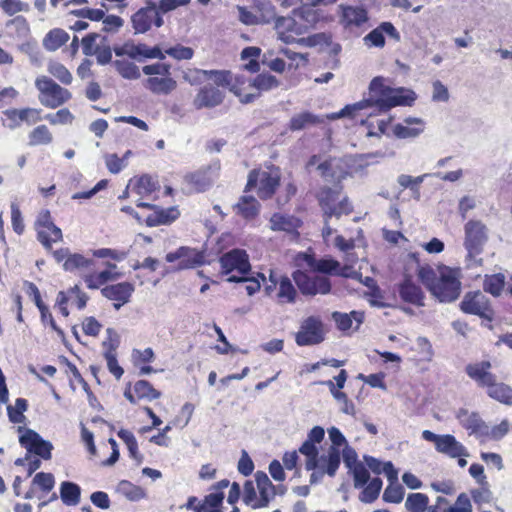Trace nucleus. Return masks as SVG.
<instances>
[{
  "mask_svg": "<svg viewBox=\"0 0 512 512\" xmlns=\"http://www.w3.org/2000/svg\"><path fill=\"white\" fill-rule=\"evenodd\" d=\"M417 276L430 294L441 303L456 301L462 290V271L458 267L419 265Z\"/></svg>",
  "mask_w": 512,
  "mask_h": 512,
  "instance_id": "f257e3e1",
  "label": "nucleus"
},
{
  "mask_svg": "<svg viewBox=\"0 0 512 512\" xmlns=\"http://www.w3.org/2000/svg\"><path fill=\"white\" fill-rule=\"evenodd\" d=\"M369 109L374 113L387 112L398 106H412L417 99L416 93L408 88H393L383 77H375L369 85Z\"/></svg>",
  "mask_w": 512,
  "mask_h": 512,
  "instance_id": "f03ea898",
  "label": "nucleus"
},
{
  "mask_svg": "<svg viewBox=\"0 0 512 512\" xmlns=\"http://www.w3.org/2000/svg\"><path fill=\"white\" fill-rule=\"evenodd\" d=\"M19 442L21 446L27 450V454L23 458L16 459L15 465L27 466L28 476L36 471L41 465V461L36 457H32L30 455L31 453H34L35 455L45 460L51 458L53 445L51 442L42 439L41 436L35 431L30 429L24 430L19 437Z\"/></svg>",
  "mask_w": 512,
  "mask_h": 512,
  "instance_id": "7ed1b4c3",
  "label": "nucleus"
},
{
  "mask_svg": "<svg viewBox=\"0 0 512 512\" xmlns=\"http://www.w3.org/2000/svg\"><path fill=\"white\" fill-rule=\"evenodd\" d=\"M488 238V228L482 221L472 219L465 223L463 245L469 267L482 265L483 260L478 256L483 252Z\"/></svg>",
  "mask_w": 512,
  "mask_h": 512,
  "instance_id": "20e7f679",
  "label": "nucleus"
},
{
  "mask_svg": "<svg viewBox=\"0 0 512 512\" xmlns=\"http://www.w3.org/2000/svg\"><path fill=\"white\" fill-rule=\"evenodd\" d=\"M296 262L298 265H306L307 267L321 273L342 276L345 278H361V273L355 270L351 264L345 262L344 265H341L339 261L331 257L316 260L308 253H299L296 256Z\"/></svg>",
  "mask_w": 512,
  "mask_h": 512,
  "instance_id": "39448f33",
  "label": "nucleus"
},
{
  "mask_svg": "<svg viewBox=\"0 0 512 512\" xmlns=\"http://www.w3.org/2000/svg\"><path fill=\"white\" fill-rule=\"evenodd\" d=\"M236 82L241 87L233 86L230 88L243 103L252 102L262 91H269L278 87L279 81L270 74H260L253 81L236 78Z\"/></svg>",
  "mask_w": 512,
  "mask_h": 512,
  "instance_id": "423d86ee",
  "label": "nucleus"
},
{
  "mask_svg": "<svg viewBox=\"0 0 512 512\" xmlns=\"http://www.w3.org/2000/svg\"><path fill=\"white\" fill-rule=\"evenodd\" d=\"M39 91V101L45 107L55 109L71 98V93L47 76H39L35 80Z\"/></svg>",
  "mask_w": 512,
  "mask_h": 512,
  "instance_id": "0eeeda50",
  "label": "nucleus"
},
{
  "mask_svg": "<svg viewBox=\"0 0 512 512\" xmlns=\"http://www.w3.org/2000/svg\"><path fill=\"white\" fill-rule=\"evenodd\" d=\"M280 173L278 169L253 170L250 172L247 182V188L257 190L260 198L271 197L279 185Z\"/></svg>",
  "mask_w": 512,
  "mask_h": 512,
  "instance_id": "6e6552de",
  "label": "nucleus"
},
{
  "mask_svg": "<svg viewBox=\"0 0 512 512\" xmlns=\"http://www.w3.org/2000/svg\"><path fill=\"white\" fill-rule=\"evenodd\" d=\"M318 199L326 221L332 216L339 217L352 210L347 198L341 197L339 188H323L318 194Z\"/></svg>",
  "mask_w": 512,
  "mask_h": 512,
  "instance_id": "1a4fd4ad",
  "label": "nucleus"
},
{
  "mask_svg": "<svg viewBox=\"0 0 512 512\" xmlns=\"http://www.w3.org/2000/svg\"><path fill=\"white\" fill-rule=\"evenodd\" d=\"M145 6L137 10L131 17V24L135 34H144L152 26L157 28L164 24V20L157 10V4L153 0H146Z\"/></svg>",
  "mask_w": 512,
  "mask_h": 512,
  "instance_id": "9d476101",
  "label": "nucleus"
},
{
  "mask_svg": "<svg viewBox=\"0 0 512 512\" xmlns=\"http://www.w3.org/2000/svg\"><path fill=\"white\" fill-rule=\"evenodd\" d=\"M422 438L428 442H432L438 453L444 454L450 458L454 459L456 456H470L467 448L451 434L438 435L430 430H424L422 432Z\"/></svg>",
  "mask_w": 512,
  "mask_h": 512,
  "instance_id": "9b49d317",
  "label": "nucleus"
},
{
  "mask_svg": "<svg viewBox=\"0 0 512 512\" xmlns=\"http://www.w3.org/2000/svg\"><path fill=\"white\" fill-rule=\"evenodd\" d=\"M343 164L344 161L340 158L322 160L320 156L313 155L307 162V169L315 167L324 180L339 182L347 174Z\"/></svg>",
  "mask_w": 512,
  "mask_h": 512,
  "instance_id": "f8f14e48",
  "label": "nucleus"
},
{
  "mask_svg": "<svg viewBox=\"0 0 512 512\" xmlns=\"http://www.w3.org/2000/svg\"><path fill=\"white\" fill-rule=\"evenodd\" d=\"M168 263H177L178 270L193 269L202 266L206 262L205 250H199L187 246L179 247L169 252L165 257Z\"/></svg>",
  "mask_w": 512,
  "mask_h": 512,
  "instance_id": "ddd939ff",
  "label": "nucleus"
},
{
  "mask_svg": "<svg viewBox=\"0 0 512 512\" xmlns=\"http://www.w3.org/2000/svg\"><path fill=\"white\" fill-rule=\"evenodd\" d=\"M35 227L37 238L46 249H50L53 243L62 241V231L54 224L48 210H43L39 213Z\"/></svg>",
  "mask_w": 512,
  "mask_h": 512,
  "instance_id": "4468645a",
  "label": "nucleus"
},
{
  "mask_svg": "<svg viewBox=\"0 0 512 512\" xmlns=\"http://www.w3.org/2000/svg\"><path fill=\"white\" fill-rule=\"evenodd\" d=\"M221 272L225 275H247L251 265L245 250L233 249L223 254L220 259Z\"/></svg>",
  "mask_w": 512,
  "mask_h": 512,
  "instance_id": "2eb2a0df",
  "label": "nucleus"
},
{
  "mask_svg": "<svg viewBox=\"0 0 512 512\" xmlns=\"http://www.w3.org/2000/svg\"><path fill=\"white\" fill-rule=\"evenodd\" d=\"M324 340L323 323L320 318L310 316L301 323L296 333L295 341L299 346H310L321 343Z\"/></svg>",
  "mask_w": 512,
  "mask_h": 512,
  "instance_id": "dca6fc26",
  "label": "nucleus"
},
{
  "mask_svg": "<svg viewBox=\"0 0 512 512\" xmlns=\"http://www.w3.org/2000/svg\"><path fill=\"white\" fill-rule=\"evenodd\" d=\"M275 29L278 35V38L286 43H298V44H305V45H311V42L309 39L305 38H299L297 39V36L303 34L305 32V27L298 24L294 18L291 17H278L275 21Z\"/></svg>",
  "mask_w": 512,
  "mask_h": 512,
  "instance_id": "f3484780",
  "label": "nucleus"
},
{
  "mask_svg": "<svg viewBox=\"0 0 512 512\" xmlns=\"http://www.w3.org/2000/svg\"><path fill=\"white\" fill-rule=\"evenodd\" d=\"M293 279L301 293L305 295L328 294L331 290V283L324 276L310 277L301 271H296Z\"/></svg>",
  "mask_w": 512,
  "mask_h": 512,
  "instance_id": "a211bd4d",
  "label": "nucleus"
},
{
  "mask_svg": "<svg viewBox=\"0 0 512 512\" xmlns=\"http://www.w3.org/2000/svg\"><path fill=\"white\" fill-rule=\"evenodd\" d=\"M53 257L57 263H62V268L66 272L76 273L89 269L93 265V260L80 253H72L68 248H60L53 252Z\"/></svg>",
  "mask_w": 512,
  "mask_h": 512,
  "instance_id": "6ab92c4d",
  "label": "nucleus"
},
{
  "mask_svg": "<svg viewBox=\"0 0 512 512\" xmlns=\"http://www.w3.org/2000/svg\"><path fill=\"white\" fill-rule=\"evenodd\" d=\"M339 23L349 31L361 28L368 22L367 10L360 6L339 5Z\"/></svg>",
  "mask_w": 512,
  "mask_h": 512,
  "instance_id": "aec40b11",
  "label": "nucleus"
},
{
  "mask_svg": "<svg viewBox=\"0 0 512 512\" xmlns=\"http://www.w3.org/2000/svg\"><path fill=\"white\" fill-rule=\"evenodd\" d=\"M461 309L465 313L478 315L490 319L492 310L486 296L481 292L468 293L461 302Z\"/></svg>",
  "mask_w": 512,
  "mask_h": 512,
  "instance_id": "412c9836",
  "label": "nucleus"
},
{
  "mask_svg": "<svg viewBox=\"0 0 512 512\" xmlns=\"http://www.w3.org/2000/svg\"><path fill=\"white\" fill-rule=\"evenodd\" d=\"M10 129L18 128L22 123L33 125L42 120L41 110L37 108L7 109L3 112Z\"/></svg>",
  "mask_w": 512,
  "mask_h": 512,
  "instance_id": "4be33fe9",
  "label": "nucleus"
},
{
  "mask_svg": "<svg viewBox=\"0 0 512 512\" xmlns=\"http://www.w3.org/2000/svg\"><path fill=\"white\" fill-rule=\"evenodd\" d=\"M135 288L132 283L121 282L104 287L101 290L102 295L114 302V307L119 310L123 305L130 301Z\"/></svg>",
  "mask_w": 512,
  "mask_h": 512,
  "instance_id": "5701e85b",
  "label": "nucleus"
},
{
  "mask_svg": "<svg viewBox=\"0 0 512 512\" xmlns=\"http://www.w3.org/2000/svg\"><path fill=\"white\" fill-rule=\"evenodd\" d=\"M138 207L154 209V212L147 216L146 224L150 227L167 225L179 217V211L176 207L159 208L150 203L137 202Z\"/></svg>",
  "mask_w": 512,
  "mask_h": 512,
  "instance_id": "b1692460",
  "label": "nucleus"
},
{
  "mask_svg": "<svg viewBox=\"0 0 512 512\" xmlns=\"http://www.w3.org/2000/svg\"><path fill=\"white\" fill-rule=\"evenodd\" d=\"M107 340L103 342V346L107 347L108 349L104 353V357L107 361V367L110 373H112L117 379H120L124 373L123 368L118 364L115 349L118 345V335L117 333L112 329H107Z\"/></svg>",
  "mask_w": 512,
  "mask_h": 512,
  "instance_id": "393cba45",
  "label": "nucleus"
},
{
  "mask_svg": "<svg viewBox=\"0 0 512 512\" xmlns=\"http://www.w3.org/2000/svg\"><path fill=\"white\" fill-rule=\"evenodd\" d=\"M369 109V101H359L352 105H346L339 112L330 113L326 115V118L329 120H336L343 117H350L352 119H357L360 117L359 121L361 124H366L368 117L372 116V112H366Z\"/></svg>",
  "mask_w": 512,
  "mask_h": 512,
  "instance_id": "a878e982",
  "label": "nucleus"
},
{
  "mask_svg": "<svg viewBox=\"0 0 512 512\" xmlns=\"http://www.w3.org/2000/svg\"><path fill=\"white\" fill-rule=\"evenodd\" d=\"M398 293L400 298L406 303L417 307H423L425 305L424 292L410 277H405L398 285Z\"/></svg>",
  "mask_w": 512,
  "mask_h": 512,
  "instance_id": "bb28decb",
  "label": "nucleus"
},
{
  "mask_svg": "<svg viewBox=\"0 0 512 512\" xmlns=\"http://www.w3.org/2000/svg\"><path fill=\"white\" fill-rule=\"evenodd\" d=\"M425 122L418 117H408L403 122L394 125L393 133L397 138L407 139L415 138L423 133Z\"/></svg>",
  "mask_w": 512,
  "mask_h": 512,
  "instance_id": "cd10ccee",
  "label": "nucleus"
},
{
  "mask_svg": "<svg viewBox=\"0 0 512 512\" xmlns=\"http://www.w3.org/2000/svg\"><path fill=\"white\" fill-rule=\"evenodd\" d=\"M491 364L488 361H482L474 364H469L466 367V373L473 379L479 386L488 388L496 377L489 371Z\"/></svg>",
  "mask_w": 512,
  "mask_h": 512,
  "instance_id": "c85d7f7f",
  "label": "nucleus"
},
{
  "mask_svg": "<svg viewBox=\"0 0 512 512\" xmlns=\"http://www.w3.org/2000/svg\"><path fill=\"white\" fill-rule=\"evenodd\" d=\"M269 222L271 230L282 231L292 235H298V229L302 224L299 218L282 213L273 214Z\"/></svg>",
  "mask_w": 512,
  "mask_h": 512,
  "instance_id": "c756f323",
  "label": "nucleus"
},
{
  "mask_svg": "<svg viewBox=\"0 0 512 512\" xmlns=\"http://www.w3.org/2000/svg\"><path fill=\"white\" fill-rule=\"evenodd\" d=\"M457 418L460 424L477 437H484L487 434V424L481 419V417L475 412H468L461 410Z\"/></svg>",
  "mask_w": 512,
  "mask_h": 512,
  "instance_id": "7c9ffc66",
  "label": "nucleus"
},
{
  "mask_svg": "<svg viewBox=\"0 0 512 512\" xmlns=\"http://www.w3.org/2000/svg\"><path fill=\"white\" fill-rule=\"evenodd\" d=\"M223 97V93L219 90V88L206 85L200 89L194 98L193 105L197 109L214 107L223 101Z\"/></svg>",
  "mask_w": 512,
  "mask_h": 512,
  "instance_id": "2f4dec72",
  "label": "nucleus"
},
{
  "mask_svg": "<svg viewBox=\"0 0 512 512\" xmlns=\"http://www.w3.org/2000/svg\"><path fill=\"white\" fill-rule=\"evenodd\" d=\"M145 87L154 94L167 95L176 89L177 82L171 74H167V76L149 77L145 81Z\"/></svg>",
  "mask_w": 512,
  "mask_h": 512,
  "instance_id": "473e14b6",
  "label": "nucleus"
},
{
  "mask_svg": "<svg viewBox=\"0 0 512 512\" xmlns=\"http://www.w3.org/2000/svg\"><path fill=\"white\" fill-rule=\"evenodd\" d=\"M255 481L259 491V496L261 497L260 505H264L266 507L275 496V487L267 474L261 471H258L255 474Z\"/></svg>",
  "mask_w": 512,
  "mask_h": 512,
  "instance_id": "72a5a7b5",
  "label": "nucleus"
},
{
  "mask_svg": "<svg viewBox=\"0 0 512 512\" xmlns=\"http://www.w3.org/2000/svg\"><path fill=\"white\" fill-rule=\"evenodd\" d=\"M341 462L340 450L337 447H330L327 455L318 459V467L323 469L329 476H334Z\"/></svg>",
  "mask_w": 512,
  "mask_h": 512,
  "instance_id": "f704fd0d",
  "label": "nucleus"
},
{
  "mask_svg": "<svg viewBox=\"0 0 512 512\" xmlns=\"http://www.w3.org/2000/svg\"><path fill=\"white\" fill-rule=\"evenodd\" d=\"M116 492L129 501L136 502L146 497L144 488L128 480H121L116 486Z\"/></svg>",
  "mask_w": 512,
  "mask_h": 512,
  "instance_id": "c9c22d12",
  "label": "nucleus"
},
{
  "mask_svg": "<svg viewBox=\"0 0 512 512\" xmlns=\"http://www.w3.org/2000/svg\"><path fill=\"white\" fill-rule=\"evenodd\" d=\"M322 122L323 120L319 116L305 111L296 114L291 118L289 128L292 131H299L311 125H316Z\"/></svg>",
  "mask_w": 512,
  "mask_h": 512,
  "instance_id": "e433bc0d",
  "label": "nucleus"
},
{
  "mask_svg": "<svg viewBox=\"0 0 512 512\" xmlns=\"http://www.w3.org/2000/svg\"><path fill=\"white\" fill-rule=\"evenodd\" d=\"M237 212L245 219H253L259 213L260 204L252 196H243L236 205Z\"/></svg>",
  "mask_w": 512,
  "mask_h": 512,
  "instance_id": "4c0bfd02",
  "label": "nucleus"
},
{
  "mask_svg": "<svg viewBox=\"0 0 512 512\" xmlns=\"http://www.w3.org/2000/svg\"><path fill=\"white\" fill-rule=\"evenodd\" d=\"M116 56H128L134 60L143 59L144 44H135L133 41H127L122 45L115 46L113 48Z\"/></svg>",
  "mask_w": 512,
  "mask_h": 512,
  "instance_id": "58836bf2",
  "label": "nucleus"
},
{
  "mask_svg": "<svg viewBox=\"0 0 512 512\" xmlns=\"http://www.w3.org/2000/svg\"><path fill=\"white\" fill-rule=\"evenodd\" d=\"M488 395L504 404H512V388L504 383H497L496 380L493 381L487 388Z\"/></svg>",
  "mask_w": 512,
  "mask_h": 512,
  "instance_id": "ea45409f",
  "label": "nucleus"
},
{
  "mask_svg": "<svg viewBox=\"0 0 512 512\" xmlns=\"http://www.w3.org/2000/svg\"><path fill=\"white\" fill-rule=\"evenodd\" d=\"M81 489L73 482H62L60 487V497L66 505H77L80 502Z\"/></svg>",
  "mask_w": 512,
  "mask_h": 512,
  "instance_id": "a19ab883",
  "label": "nucleus"
},
{
  "mask_svg": "<svg viewBox=\"0 0 512 512\" xmlns=\"http://www.w3.org/2000/svg\"><path fill=\"white\" fill-rule=\"evenodd\" d=\"M69 40V35L62 29L51 30L43 40L44 47L49 51H55Z\"/></svg>",
  "mask_w": 512,
  "mask_h": 512,
  "instance_id": "79ce46f5",
  "label": "nucleus"
},
{
  "mask_svg": "<svg viewBox=\"0 0 512 512\" xmlns=\"http://www.w3.org/2000/svg\"><path fill=\"white\" fill-rule=\"evenodd\" d=\"M224 499L222 492L210 493L203 502L198 505L196 512H222L221 505Z\"/></svg>",
  "mask_w": 512,
  "mask_h": 512,
  "instance_id": "37998d69",
  "label": "nucleus"
},
{
  "mask_svg": "<svg viewBox=\"0 0 512 512\" xmlns=\"http://www.w3.org/2000/svg\"><path fill=\"white\" fill-rule=\"evenodd\" d=\"M505 279V275L502 273L486 275L483 285L484 291L493 296H499L504 289Z\"/></svg>",
  "mask_w": 512,
  "mask_h": 512,
  "instance_id": "c03bdc74",
  "label": "nucleus"
},
{
  "mask_svg": "<svg viewBox=\"0 0 512 512\" xmlns=\"http://www.w3.org/2000/svg\"><path fill=\"white\" fill-rule=\"evenodd\" d=\"M134 393L138 400H155L161 396V393L154 389L153 386L146 380H139L134 384Z\"/></svg>",
  "mask_w": 512,
  "mask_h": 512,
  "instance_id": "a18cd8bd",
  "label": "nucleus"
},
{
  "mask_svg": "<svg viewBox=\"0 0 512 512\" xmlns=\"http://www.w3.org/2000/svg\"><path fill=\"white\" fill-rule=\"evenodd\" d=\"M52 134L46 125H39L29 134V144L31 146L47 145L52 142Z\"/></svg>",
  "mask_w": 512,
  "mask_h": 512,
  "instance_id": "49530a36",
  "label": "nucleus"
},
{
  "mask_svg": "<svg viewBox=\"0 0 512 512\" xmlns=\"http://www.w3.org/2000/svg\"><path fill=\"white\" fill-rule=\"evenodd\" d=\"M429 499L423 493H411L405 501V507L409 512H425Z\"/></svg>",
  "mask_w": 512,
  "mask_h": 512,
  "instance_id": "de8ad7c7",
  "label": "nucleus"
},
{
  "mask_svg": "<svg viewBox=\"0 0 512 512\" xmlns=\"http://www.w3.org/2000/svg\"><path fill=\"white\" fill-rule=\"evenodd\" d=\"M299 452L307 458L305 467L308 471L318 467V449L314 443L306 440L299 448Z\"/></svg>",
  "mask_w": 512,
  "mask_h": 512,
  "instance_id": "09e8293b",
  "label": "nucleus"
},
{
  "mask_svg": "<svg viewBox=\"0 0 512 512\" xmlns=\"http://www.w3.org/2000/svg\"><path fill=\"white\" fill-rule=\"evenodd\" d=\"M232 74L226 70H206V82H211L216 84L218 87H228L231 88L232 85Z\"/></svg>",
  "mask_w": 512,
  "mask_h": 512,
  "instance_id": "8fccbe9b",
  "label": "nucleus"
},
{
  "mask_svg": "<svg viewBox=\"0 0 512 512\" xmlns=\"http://www.w3.org/2000/svg\"><path fill=\"white\" fill-rule=\"evenodd\" d=\"M335 246L345 253L344 261L352 266L358 261V256L352 252L355 248V242L352 239H345L343 236L335 238Z\"/></svg>",
  "mask_w": 512,
  "mask_h": 512,
  "instance_id": "3c124183",
  "label": "nucleus"
},
{
  "mask_svg": "<svg viewBox=\"0 0 512 512\" xmlns=\"http://www.w3.org/2000/svg\"><path fill=\"white\" fill-rule=\"evenodd\" d=\"M277 297L281 303H293L296 297V290L288 277H281Z\"/></svg>",
  "mask_w": 512,
  "mask_h": 512,
  "instance_id": "603ef678",
  "label": "nucleus"
},
{
  "mask_svg": "<svg viewBox=\"0 0 512 512\" xmlns=\"http://www.w3.org/2000/svg\"><path fill=\"white\" fill-rule=\"evenodd\" d=\"M47 71L61 83L69 85L72 80V74L70 71L61 63L57 61H50L47 66Z\"/></svg>",
  "mask_w": 512,
  "mask_h": 512,
  "instance_id": "864d4df0",
  "label": "nucleus"
},
{
  "mask_svg": "<svg viewBox=\"0 0 512 512\" xmlns=\"http://www.w3.org/2000/svg\"><path fill=\"white\" fill-rule=\"evenodd\" d=\"M382 480L380 478H373L368 485L363 489L359 499L363 503H372L375 501L381 491Z\"/></svg>",
  "mask_w": 512,
  "mask_h": 512,
  "instance_id": "5fc2aeb1",
  "label": "nucleus"
},
{
  "mask_svg": "<svg viewBox=\"0 0 512 512\" xmlns=\"http://www.w3.org/2000/svg\"><path fill=\"white\" fill-rule=\"evenodd\" d=\"M157 188V183L149 175H142L133 185V191L139 196H147L154 192Z\"/></svg>",
  "mask_w": 512,
  "mask_h": 512,
  "instance_id": "6e6d98bb",
  "label": "nucleus"
},
{
  "mask_svg": "<svg viewBox=\"0 0 512 512\" xmlns=\"http://www.w3.org/2000/svg\"><path fill=\"white\" fill-rule=\"evenodd\" d=\"M114 66L117 72L125 79L133 80L140 77L139 68L127 60H116Z\"/></svg>",
  "mask_w": 512,
  "mask_h": 512,
  "instance_id": "4d7b16f0",
  "label": "nucleus"
},
{
  "mask_svg": "<svg viewBox=\"0 0 512 512\" xmlns=\"http://www.w3.org/2000/svg\"><path fill=\"white\" fill-rule=\"evenodd\" d=\"M27 406L25 399L17 398L13 406H7L9 420L13 423H21L25 418L23 413L27 410Z\"/></svg>",
  "mask_w": 512,
  "mask_h": 512,
  "instance_id": "13d9d810",
  "label": "nucleus"
},
{
  "mask_svg": "<svg viewBox=\"0 0 512 512\" xmlns=\"http://www.w3.org/2000/svg\"><path fill=\"white\" fill-rule=\"evenodd\" d=\"M243 501L253 509L265 507L264 505H260L261 497H257L254 484L251 481H246L244 484Z\"/></svg>",
  "mask_w": 512,
  "mask_h": 512,
  "instance_id": "bf43d9fd",
  "label": "nucleus"
},
{
  "mask_svg": "<svg viewBox=\"0 0 512 512\" xmlns=\"http://www.w3.org/2000/svg\"><path fill=\"white\" fill-rule=\"evenodd\" d=\"M0 7L9 16L19 12H27L30 9L29 4L21 0H0Z\"/></svg>",
  "mask_w": 512,
  "mask_h": 512,
  "instance_id": "052dcab7",
  "label": "nucleus"
},
{
  "mask_svg": "<svg viewBox=\"0 0 512 512\" xmlns=\"http://www.w3.org/2000/svg\"><path fill=\"white\" fill-rule=\"evenodd\" d=\"M510 429L511 423L507 419H504L493 427L487 425V434H484V437L492 440H500L509 433Z\"/></svg>",
  "mask_w": 512,
  "mask_h": 512,
  "instance_id": "680f3d73",
  "label": "nucleus"
},
{
  "mask_svg": "<svg viewBox=\"0 0 512 512\" xmlns=\"http://www.w3.org/2000/svg\"><path fill=\"white\" fill-rule=\"evenodd\" d=\"M404 498L403 487L395 483H389L383 493V500L388 503H400Z\"/></svg>",
  "mask_w": 512,
  "mask_h": 512,
  "instance_id": "e2e57ef3",
  "label": "nucleus"
},
{
  "mask_svg": "<svg viewBox=\"0 0 512 512\" xmlns=\"http://www.w3.org/2000/svg\"><path fill=\"white\" fill-rule=\"evenodd\" d=\"M431 176V174H423L417 177H412L410 175L401 174L397 178L398 184L404 189H411L413 191L419 192V186L424 181L425 178Z\"/></svg>",
  "mask_w": 512,
  "mask_h": 512,
  "instance_id": "0e129e2a",
  "label": "nucleus"
},
{
  "mask_svg": "<svg viewBox=\"0 0 512 512\" xmlns=\"http://www.w3.org/2000/svg\"><path fill=\"white\" fill-rule=\"evenodd\" d=\"M261 49L258 47H246L241 52L242 59L250 58V62L245 65V68L251 72H256L259 70V63L257 62V58L260 56Z\"/></svg>",
  "mask_w": 512,
  "mask_h": 512,
  "instance_id": "69168bd1",
  "label": "nucleus"
},
{
  "mask_svg": "<svg viewBox=\"0 0 512 512\" xmlns=\"http://www.w3.org/2000/svg\"><path fill=\"white\" fill-rule=\"evenodd\" d=\"M45 119L49 121L52 125H64L72 123L74 116L67 108H63L58 110L55 114H47L45 116Z\"/></svg>",
  "mask_w": 512,
  "mask_h": 512,
  "instance_id": "338daca9",
  "label": "nucleus"
},
{
  "mask_svg": "<svg viewBox=\"0 0 512 512\" xmlns=\"http://www.w3.org/2000/svg\"><path fill=\"white\" fill-rule=\"evenodd\" d=\"M447 512H472V504L470 498L465 494L461 493L456 502L449 506Z\"/></svg>",
  "mask_w": 512,
  "mask_h": 512,
  "instance_id": "774afa93",
  "label": "nucleus"
}]
</instances>
